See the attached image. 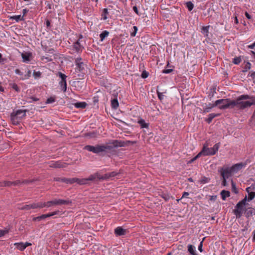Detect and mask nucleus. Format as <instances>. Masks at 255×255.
Segmentation results:
<instances>
[{"instance_id":"nucleus-1","label":"nucleus","mask_w":255,"mask_h":255,"mask_svg":"<svg viewBox=\"0 0 255 255\" xmlns=\"http://www.w3.org/2000/svg\"><path fill=\"white\" fill-rule=\"evenodd\" d=\"M241 100H239V97L236 100H232L230 99H222L216 100L213 106L209 107V108H212L215 106H219L220 109H226L228 108H233L235 106H238L239 109H241L242 107Z\"/></svg>"},{"instance_id":"nucleus-2","label":"nucleus","mask_w":255,"mask_h":255,"mask_svg":"<svg viewBox=\"0 0 255 255\" xmlns=\"http://www.w3.org/2000/svg\"><path fill=\"white\" fill-rule=\"evenodd\" d=\"M84 149L94 153L99 154L101 152H108L112 150V147L106 144H97L96 146L87 145Z\"/></svg>"},{"instance_id":"nucleus-3","label":"nucleus","mask_w":255,"mask_h":255,"mask_svg":"<svg viewBox=\"0 0 255 255\" xmlns=\"http://www.w3.org/2000/svg\"><path fill=\"white\" fill-rule=\"evenodd\" d=\"M76 71L79 72L78 76L79 79H82L85 75L87 73V65L82 61L81 57H78L75 59Z\"/></svg>"},{"instance_id":"nucleus-4","label":"nucleus","mask_w":255,"mask_h":255,"mask_svg":"<svg viewBox=\"0 0 255 255\" xmlns=\"http://www.w3.org/2000/svg\"><path fill=\"white\" fill-rule=\"evenodd\" d=\"M239 100H241V109H244L255 105V97L249 95H242L239 96Z\"/></svg>"},{"instance_id":"nucleus-5","label":"nucleus","mask_w":255,"mask_h":255,"mask_svg":"<svg viewBox=\"0 0 255 255\" xmlns=\"http://www.w3.org/2000/svg\"><path fill=\"white\" fill-rule=\"evenodd\" d=\"M247 201V196L241 201L238 202L233 210L234 214L237 218H240L243 215V211L245 210V206Z\"/></svg>"},{"instance_id":"nucleus-6","label":"nucleus","mask_w":255,"mask_h":255,"mask_svg":"<svg viewBox=\"0 0 255 255\" xmlns=\"http://www.w3.org/2000/svg\"><path fill=\"white\" fill-rule=\"evenodd\" d=\"M202 155L204 156L207 155V141H205L202 150L200 151L195 157L191 159L189 161L190 163L193 162Z\"/></svg>"},{"instance_id":"nucleus-7","label":"nucleus","mask_w":255,"mask_h":255,"mask_svg":"<svg viewBox=\"0 0 255 255\" xmlns=\"http://www.w3.org/2000/svg\"><path fill=\"white\" fill-rule=\"evenodd\" d=\"M128 233V230L125 229L122 227H118L114 230V233L117 237L126 236Z\"/></svg>"},{"instance_id":"nucleus-8","label":"nucleus","mask_w":255,"mask_h":255,"mask_svg":"<svg viewBox=\"0 0 255 255\" xmlns=\"http://www.w3.org/2000/svg\"><path fill=\"white\" fill-rule=\"evenodd\" d=\"M67 163L62 162L60 161H51L49 163V166L52 168H65L67 166Z\"/></svg>"},{"instance_id":"nucleus-9","label":"nucleus","mask_w":255,"mask_h":255,"mask_svg":"<svg viewBox=\"0 0 255 255\" xmlns=\"http://www.w3.org/2000/svg\"><path fill=\"white\" fill-rule=\"evenodd\" d=\"M55 206L61 205H71L72 201L69 199H54Z\"/></svg>"},{"instance_id":"nucleus-10","label":"nucleus","mask_w":255,"mask_h":255,"mask_svg":"<svg viewBox=\"0 0 255 255\" xmlns=\"http://www.w3.org/2000/svg\"><path fill=\"white\" fill-rule=\"evenodd\" d=\"M220 172L223 178H228L232 174H234L231 167L222 168Z\"/></svg>"},{"instance_id":"nucleus-11","label":"nucleus","mask_w":255,"mask_h":255,"mask_svg":"<svg viewBox=\"0 0 255 255\" xmlns=\"http://www.w3.org/2000/svg\"><path fill=\"white\" fill-rule=\"evenodd\" d=\"M247 164L246 163L241 162L233 165L231 167V169L232 170L233 173L238 172L239 171L241 170L242 168L246 167Z\"/></svg>"},{"instance_id":"nucleus-12","label":"nucleus","mask_w":255,"mask_h":255,"mask_svg":"<svg viewBox=\"0 0 255 255\" xmlns=\"http://www.w3.org/2000/svg\"><path fill=\"white\" fill-rule=\"evenodd\" d=\"M106 145L112 146L113 149L114 147L125 146L126 144L125 141L114 140L111 144H107Z\"/></svg>"},{"instance_id":"nucleus-13","label":"nucleus","mask_w":255,"mask_h":255,"mask_svg":"<svg viewBox=\"0 0 255 255\" xmlns=\"http://www.w3.org/2000/svg\"><path fill=\"white\" fill-rule=\"evenodd\" d=\"M73 47L78 53H81L84 49V47L80 43V39H78L73 43Z\"/></svg>"},{"instance_id":"nucleus-14","label":"nucleus","mask_w":255,"mask_h":255,"mask_svg":"<svg viewBox=\"0 0 255 255\" xmlns=\"http://www.w3.org/2000/svg\"><path fill=\"white\" fill-rule=\"evenodd\" d=\"M220 145V143H217L215 144L214 146L212 148H208V155H214L216 154V153L218 151V149L219 148Z\"/></svg>"},{"instance_id":"nucleus-15","label":"nucleus","mask_w":255,"mask_h":255,"mask_svg":"<svg viewBox=\"0 0 255 255\" xmlns=\"http://www.w3.org/2000/svg\"><path fill=\"white\" fill-rule=\"evenodd\" d=\"M56 75L61 79V80L59 82V84L67 83L66 78L67 76L65 74L62 73L61 72L59 71L56 74Z\"/></svg>"},{"instance_id":"nucleus-16","label":"nucleus","mask_w":255,"mask_h":255,"mask_svg":"<svg viewBox=\"0 0 255 255\" xmlns=\"http://www.w3.org/2000/svg\"><path fill=\"white\" fill-rule=\"evenodd\" d=\"M61 212L59 210H57V211H55L51 212V213H49L47 214H43V215H41V218H42V220H43L46 218L51 217L52 216L61 215Z\"/></svg>"},{"instance_id":"nucleus-17","label":"nucleus","mask_w":255,"mask_h":255,"mask_svg":"<svg viewBox=\"0 0 255 255\" xmlns=\"http://www.w3.org/2000/svg\"><path fill=\"white\" fill-rule=\"evenodd\" d=\"M22 61L24 62H28L30 61V58L32 57V54L30 52H26L21 54Z\"/></svg>"},{"instance_id":"nucleus-18","label":"nucleus","mask_w":255,"mask_h":255,"mask_svg":"<svg viewBox=\"0 0 255 255\" xmlns=\"http://www.w3.org/2000/svg\"><path fill=\"white\" fill-rule=\"evenodd\" d=\"M10 118H11V121L12 124L13 125H19V124L20 122V120H21L20 118L17 117L12 114H11Z\"/></svg>"},{"instance_id":"nucleus-19","label":"nucleus","mask_w":255,"mask_h":255,"mask_svg":"<svg viewBox=\"0 0 255 255\" xmlns=\"http://www.w3.org/2000/svg\"><path fill=\"white\" fill-rule=\"evenodd\" d=\"M27 111V110H18L16 111L15 112H13L12 114H14V115L18 117L21 114H23L20 117H19L21 119L23 117H24L26 116V112Z\"/></svg>"},{"instance_id":"nucleus-20","label":"nucleus","mask_w":255,"mask_h":255,"mask_svg":"<svg viewBox=\"0 0 255 255\" xmlns=\"http://www.w3.org/2000/svg\"><path fill=\"white\" fill-rule=\"evenodd\" d=\"M76 181V178H62L61 179V182L69 183V184H73L75 183Z\"/></svg>"},{"instance_id":"nucleus-21","label":"nucleus","mask_w":255,"mask_h":255,"mask_svg":"<svg viewBox=\"0 0 255 255\" xmlns=\"http://www.w3.org/2000/svg\"><path fill=\"white\" fill-rule=\"evenodd\" d=\"M221 198L224 201H225L226 200V198L227 197H230V193L229 191H227V190H222L221 192Z\"/></svg>"},{"instance_id":"nucleus-22","label":"nucleus","mask_w":255,"mask_h":255,"mask_svg":"<svg viewBox=\"0 0 255 255\" xmlns=\"http://www.w3.org/2000/svg\"><path fill=\"white\" fill-rule=\"evenodd\" d=\"M119 104L117 98L111 100V107L114 110L117 109L119 107Z\"/></svg>"},{"instance_id":"nucleus-23","label":"nucleus","mask_w":255,"mask_h":255,"mask_svg":"<svg viewBox=\"0 0 255 255\" xmlns=\"http://www.w3.org/2000/svg\"><path fill=\"white\" fill-rule=\"evenodd\" d=\"M188 251L190 253V254L192 255H197L195 247L193 245H188Z\"/></svg>"},{"instance_id":"nucleus-24","label":"nucleus","mask_w":255,"mask_h":255,"mask_svg":"<svg viewBox=\"0 0 255 255\" xmlns=\"http://www.w3.org/2000/svg\"><path fill=\"white\" fill-rule=\"evenodd\" d=\"M76 183H77L78 184L82 185H89V183L86 179V178H82V179H79L76 178Z\"/></svg>"},{"instance_id":"nucleus-25","label":"nucleus","mask_w":255,"mask_h":255,"mask_svg":"<svg viewBox=\"0 0 255 255\" xmlns=\"http://www.w3.org/2000/svg\"><path fill=\"white\" fill-rule=\"evenodd\" d=\"M87 104L86 102H77L74 104V106L77 108L84 109L87 106Z\"/></svg>"},{"instance_id":"nucleus-26","label":"nucleus","mask_w":255,"mask_h":255,"mask_svg":"<svg viewBox=\"0 0 255 255\" xmlns=\"http://www.w3.org/2000/svg\"><path fill=\"white\" fill-rule=\"evenodd\" d=\"M31 209H36L35 203L31 204L25 205L21 208V210H30Z\"/></svg>"},{"instance_id":"nucleus-27","label":"nucleus","mask_w":255,"mask_h":255,"mask_svg":"<svg viewBox=\"0 0 255 255\" xmlns=\"http://www.w3.org/2000/svg\"><path fill=\"white\" fill-rule=\"evenodd\" d=\"M14 246L19 251H24L25 249L24 246V243L22 242L16 243L14 244Z\"/></svg>"},{"instance_id":"nucleus-28","label":"nucleus","mask_w":255,"mask_h":255,"mask_svg":"<svg viewBox=\"0 0 255 255\" xmlns=\"http://www.w3.org/2000/svg\"><path fill=\"white\" fill-rule=\"evenodd\" d=\"M99 173H96L94 174L91 175L88 178H86L88 183H89L90 181H94L96 178L98 179Z\"/></svg>"},{"instance_id":"nucleus-29","label":"nucleus","mask_w":255,"mask_h":255,"mask_svg":"<svg viewBox=\"0 0 255 255\" xmlns=\"http://www.w3.org/2000/svg\"><path fill=\"white\" fill-rule=\"evenodd\" d=\"M138 123L139 124L141 128H148L149 127V124L145 123V121L143 119L138 121Z\"/></svg>"},{"instance_id":"nucleus-30","label":"nucleus","mask_w":255,"mask_h":255,"mask_svg":"<svg viewBox=\"0 0 255 255\" xmlns=\"http://www.w3.org/2000/svg\"><path fill=\"white\" fill-rule=\"evenodd\" d=\"M31 182L32 181L31 180H23L22 181H20V180H16V181L13 182V186H17L21 183L28 184L29 182Z\"/></svg>"},{"instance_id":"nucleus-31","label":"nucleus","mask_w":255,"mask_h":255,"mask_svg":"<svg viewBox=\"0 0 255 255\" xmlns=\"http://www.w3.org/2000/svg\"><path fill=\"white\" fill-rule=\"evenodd\" d=\"M10 19L15 20L16 22H18L20 20H24V18H23V16H21V15H13L12 16H10L9 18Z\"/></svg>"},{"instance_id":"nucleus-32","label":"nucleus","mask_w":255,"mask_h":255,"mask_svg":"<svg viewBox=\"0 0 255 255\" xmlns=\"http://www.w3.org/2000/svg\"><path fill=\"white\" fill-rule=\"evenodd\" d=\"M109 34V32L107 30L103 31L100 34V37L101 38V41H103L104 39L107 37Z\"/></svg>"},{"instance_id":"nucleus-33","label":"nucleus","mask_w":255,"mask_h":255,"mask_svg":"<svg viewBox=\"0 0 255 255\" xmlns=\"http://www.w3.org/2000/svg\"><path fill=\"white\" fill-rule=\"evenodd\" d=\"M9 86L17 92H20V88L17 85L14 83H10L9 84Z\"/></svg>"},{"instance_id":"nucleus-34","label":"nucleus","mask_w":255,"mask_h":255,"mask_svg":"<svg viewBox=\"0 0 255 255\" xmlns=\"http://www.w3.org/2000/svg\"><path fill=\"white\" fill-rule=\"evenodd\" d=\"M185 4L186 5V7L188 8V10L190 11H191L193 9L194 6L193 3L190 1L186 2L185 3Z\"/></svg>"},{"instance_id":"nucleus-35","label":"nucleus","mask_w":255,"mask_h":255,"mask_svg":"<svg viewBox=\"0 0 255 255\" xmlns=\"http://www.w3.org/2000/svg\"><path fill=\"white\" fill-rule=\"evenodd\" d=\"M35 208L36 209H37V208L41 209V208H43L46 207L45 202H40L35 203Z\"/></svg>"},{"instance_id":"nucleus-36","label":"nucleus","mask_w":255,"mask_h":255,"mask_svg":"<svg viewBox=\"0 0 255 255\" xmlns=\"http://www.w3.org/2000/svg\"><path fill=\"white\" fill-rule=\"evenodd\" d=\"M40 59L46 63L48 62H51L53 60V59L50 57L44 56H41Z\"/></svg>"},{"instance_id":"nucleus-37","label":"nucleus","mask_w":255,"mask_h":255,"mask_svg":"<svg viewBox=\"0 0 255 255\" xmlns=\"http://www.w3.org/2000/svg\"><path fill=\"white\" fill-rule=\"evenodd\" d=\"M110 178V176H109V173H106V174H105L104 175H100L99 174V176H98V179L99 180H108Z\"/></svg>"},{"instance_id":"nucleus-38","label":"nucleus","mask_w":255,"mask_h":255,"mask_svg":"<svg viewBox=\"0 0 255 255\" xmlns=\"http://www.w3.org/2000/svg\"><path fill=\"white\" fill-rule=\"evenodd\" d=\"M248 198L247 197V201H251L255 197V192H248Z\"/></svg>"},{"instance_id":"nucleus-39","label":"nucleus","mask_w":255,"mask_h":255,"mask_svg":"<svg viewBox=\"0 0 255 255\" xmlns=\"http://www.w3.org/2000/svg\"><path fill=\"white\" fill-rule=\"evenodd\" d=\"M255 190V183L252 184L250 187H247L246 189V191L247 192H252Z\"/></svg>"},{"instance_id":"nucleus-40","label":"nucleus","mask_w":255,"mask_h":255,"mask_svg":"<svg viewBox=\"0 0 255 255\" xmlns=\"http://www.w3.org/2000/svg\"><path fill=\"white\" fill-rule=\"evenodd\" d=\"M85 135L86 136H89L91 138L95 137L97 136V132L95 131L89 132L85 133Z\"/></svg>"},{"instance_id":"nucleus-41","label":"nucleus","mask_w":255,"mask_h":255,"mask_svg":"<svg viewBox=\"0 0 255 255\" xmlns=\"http://www.w3.org/2000/svg\"><path fill=\"white\" fill-rule=\"evenodd\" d=\"M9 229L5 228L4 230H0V238L3 237L9 232Z\"/></svg>"},{"instance_id":"nucleus-42","label":"nucleus","mask_w":255,"mask_h":255,"mask_svg":"<svg viewBox=\"0 0 255 255\" xmlns=\"http://www.w3.org/2000/svg\"><path fill=\"white\" fill-rule=\"evenodd\" d=\"M108 14V10L107 8H104L102 14V16L104 19H107V14Z\"/></svg>"},{"instance_id":"nucleus-43","label":"nucleus","mask_w":255,"mask_h":255,"mask_svg":"<svg viewBox=\"0 0 255 255\" xmlns=\"http://www.w3.org/2000/svg\"><path fill=\"white\" fill-rule=\"evenodd\" d=\"M41 72L40 71L36 72L35 70L33 71V76L35 79L40 78L41 77Z\"/></svg>"},{"instance_id":"nucleus-44","label":"nucleus","mask_w":255,"mask_h":255,"mask_svg":"<svg viewBox=\"0 0 255 255\" xmlns=\"http://www.w3.org/2000/svg\"><path fill=\"white\" fill-rule=\"evenodd\" d=\"M161 197L164 199L165 201H168L170 198V196L167 193H163L161 195Z\"/></svg>"},{"instance_id":"nucleus-45","label":"nucleus","mask_w":255,"mask_h":255,"mask_svg":"<svg viewBox=\"0 0 255 255\" xmlns=\"http://www.w3.org/2000/svg\"><path fill=\"white\" fill-rule=\"evenodd\" d=\"M45 204H46V207L47 208H49L51 206H55L54 199H53L51 201H49L45 202Z\"/></svg>"},{"instance_id":"nucleus-46","label":"nucleus","mask_w":255,"mask_h":255,"mask_svg":"<svg viewBox=\"0 0 255 255\" xmlns=\"http://www.w3.org/2000/svg\"><path fill=\"white\" fill-rule=\"evenodd\" d=\"M59 85L60 86L61 91H62L64 93L66 92L67 90V83L59 84Z\"/></svg>"},{"instance_id":"nucleus-47","label":"nucleus","mask_w":255,"mask_h":255,"mask_svg":"<svg viewBox=\"0 0 255 255\" xmlns=\"http://www.w3.org/2000/svg\"><path fill=\"white\" fill-rule=\"evenodd\" d=\"M241 62V58L240 57H237L233 59V62L235 64H239Z\"/></svg>"},{"instance_id":"nucleus-48","label":"nucleus","mask_w":255,"mask_h":255,"mask_svg":"<svg viewBox=\"0 0 255 255\" xmlns=\"http://www.w3.org/2000/svg\"><path fill=\"white\" fill-rule=\"evenodd\" d=\"M251 68V64L250 62H248L245 67H244V70H243V72H246L248 70L250 69Z\"/></svg>"},{"instance_id":"nucleus-49","label":"nucleus","mask_w":255,"mask_h":255,"mask_svg":"<svg viewBox=\"0 0 255 255\" xmlns=\"http://www.w3.org/2000/svg\"><path fill=\"white\" fill-rule=\"evenodd\" d=\"M55 98L53 97H50V98H48L46 100V104H51L55 102Z\"/></svg>"},{"instance_id":"nucleus-50","label":"nucleus","mask_w":255,"mask_h":255,"mask_svg":"<svg viewBox=\"0 0 255 255\" xmlns=\"http://www.w3.org/2000/svg\"><path fill=\"white\" fill-rule=\"evenodd\" d=\"M133 31L132 32H131L130 33V36L131 37H134L135 36L136 32L137 31V30H138L137 27L136 26H134L133 27Z\"/></svg>"},{"instance_id":"nucleus-51","label":"nucleus","mask_w":255,"mask_h":255,"mask_svg":"<svg viewBox=\"0 0 255 255\" xmlns=\"http://www.w3.org/2000/svg\"><path fill=\"white\" fill-rule=\"evenodd\" d=\"M109 173L110 178L114 177L116 176H118L120 174V172H116V171H113V172H111Z\"/></svg>"},{"instance_id":"nucleus-52","label":"nucleus","mask_w":255,"mask_h":255,"mask_svg":"<svg viewBox=\"0 0 255 255\" xmlns=\"http://www.w3.org/2000/svg\"><path fill=\"white\" fill-rule=\"evenodd\" d=\"M157 94L158 98L159 99V100L160 101H162L163 100L164 97L163 93L157 91Z\"/></svg>"},{"instance_id":"nucleus-53","label":"nucleus","mask_w":255,"mask_h":255,"mask_svg":"<svg viewBox=\"0 0 255 255\" xmlns=\"http://www.w3.org/2000/svg\"><path fill=\"white\" fill-rule=\"evenodd\" d=\"M198 182L200 184H205L207 182V178L204 176L201 179L198 180Z\"/></svg>"},{"instance_id":"nucleus-54","label":"nucleus","mask_w":255,"mask_h":255,"mask_svg":"<svg viewBox=\"0 0 255 255\" xmlns=\"http://www.w3.org/2000/svg\"><path fill=\"white\" fill-rule=\"evenodd\" d=\"M232 191L234 192L235 193H238V190L236 188V184L234 183V182L232 181Z\"/></svg>"},{"instance_id":"nucleus-55","label":"nucleus","mask_w":255,"mask_h":255,"mask_svg":"<svg viewBox=\"0 0 255 255\" xmlns=\"http://www.w3.org/2000/svg\"><path fill=\"white\" fill-rule=\"evenodd\" d=\"M201 32L204 34L205 36H207V26H203L201 30Z\"/></svg>"},{"instance_id":"nucleus-56","label":"nucleus","mask_w":255,"mask_h":255,"mask_svg":"<svg viewBox=\"0 0 255 255\" xmlns=\"http://www.w3.org/2000/svg\"><path fill=\"white\" fill-rule=\"evenodd\" d=\"M148 75H149L148 72L146 71L145 70H144L142 72L141 77L142 78L145 79V78H146L147 77H148Z\"/></svg>"},{"instance_id":"nucleus-57","label":"nucleus","mask_w":255,"mask_h":255,"mask_svg":"<svg viewBox=\"0 0 255 255\" xmlns=\"http://www.w3.org/2000/svg\"><path fill=\"white\" fill-rule=\"evenodd\" d=\"M31 76V71L28 70L26 74L24 75V78H22V80L28 79Z\"/></svg>"},{"instance_id":"nucleus-58","label":"nucleus","mask_w":255,"mask_h":255,"mask_svg":"<svg viewBox=\"0 0 255 255\" xmlns=\"http://www.w3.org/2000/svg\"><path fill=\"white\" fill-rule=\"evenodd\" d=\"M173 71L172 69H165L162 70V73L164 74H169Z\"/></svg>"},{"instance_id":"nucleus-59","label":"nucleus","mask_w":255,"mask_h":255,"mask_svg":"<svg viewBox=\"0 0 255 255\" xmlns=\"http://www.w3.org/2000/svg\"><path fill=\"white\" fill-rule=\"evenodd\" d=\"M12 185H13V182L4 181V187H6V186L9 187V186H11Z\"/></svg>"},{"instance_id":"nucleus-60","label":"nucleus","mask_w":255,"mask_h":255,"mask_svg":"<svg viewBox=\"0 0 255 255\" xmlns=\"http://www.w3.org/2000/svg\"><path fill=\"white\" fill-rule=\"evenodd\" d=\"M15 73L18 75H20V76H22L23 75V72H22L19 69H16L15 70Z\"/></svg>"},{"instance_id":"nucleus-61","label":"nucleus","mask_w":255,"mask_h":255,"mask_svg":"<svg viewBox=\"0 0 255 255\" xmlns=\"http://www.w3.org/2000/svg\"><path fill=\"white\" fill-rule=\"evenodd\" d=\"M133 10L136 13V14H137L138 15H140V13H139L138 8L136 6H134L133 7Z\"/></svg>"},{"instance_id":"nucleus-62","label":"nucleus","mask_w":255,"mask_h":255,"mask_svg":"<svg viewBox=\"0 0 255 255\" xmlns=\"http://www.w3.org/2000/svg\"><path fill=\"white\" fill-rule=\"evenodd\" d=\"M189 194L188 192H183L181 199L182 198H188V196H189Z\"/></svg>"},{"instance_id":"nucleus-63","label":"nucleus","mask_w":255,"mask_h":255,"mask_svg":"<svg viewBox=\"0 0 255 255\" xmlns=\"http://www.w3.org/2000/svg\"><path fill=\"white\" fill-rule=\"evenodd\" d=\"M215 117V116H213V117H212V114H209L208 115V124L210 123L212 119Z\"/></svg>"},{"instance_id":"nucleus-64","label":"nucleus","mask_w":255,"mask_h":255,"mask_svg":"<svg viewBox=\"0 0 255 255\" xmlns=\"http://www.w3.org/2000/svg\"><path fill=\"white\" fill-rule=\"evenodd\" d=\"M215 117V116H213V117H212V114H209L208 115V124L210 123L212 119Z\"/></svg>"}]
</instances>
